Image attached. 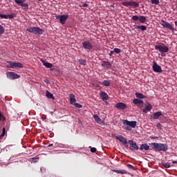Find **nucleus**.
<instances>
[{
    "instance_id": "obj_1",
    "label": "nucleus",
    "mask_w": 177,
    "mask_h": 177,
    "mask_svg": "<svg viewBox=\"0 0 177 177\" xmlns=\"http://www.w3.org/2000/svg\"><path fill=\"white\" fill-rule=\"evenodd\" d=\"M149 146L156 151H167L168 150V145L167 144L152 142L149 144Z\"/></svg>"
},
{
    "instance_id": "obj_2",
    "label": "nucleus",
    "mask_w": 177,
    "mask_h": 177,
    "mask_svg": "<svg viewBox=\"0 0 177 177\" xmlns=\"http://www.w3.org/2000/svg\"><path fill=\"white\" fill-rule=\"evenodd\" d=\"M122 122L124 124V129H126L127 131H132V128L136 127V121H129L127 120H122Z\"/></svg>"
},
{
    "instance_id": "obj_3",
    "label": "nucleus",
    "mask_w": 177,
    "mask_h": 177,
    "mask_svg": "<svg viewBox=\"0 0 177 177\" xmlns=\"http://www.w3.org/2000/svg\"><path fill=\"white\" fill-rule=\"evenodd\" d=\"M27 31L35 34V35H42V34H44V30L39 27L28 28H27Z\"/></svg>"
},
{
    "instance_id": "obj_4",
    "label": "nucleus",
    "mask_w": 177,
    "mask_h": 177,
    "mask_svg": "<svg viewBox=\"0 0 177 177\" xmlns=\"http://www.w3.org/2000/svg\"><path fill=\"white\" fill-rule=\"evenodd\" d=\"M9 64L7 65L8 68H23V65L20 62H7Z\"/></svg>"
},
{
    "instance_id": "obj_5",
    "label": "nucleus",
    "mask_w": 177,
    "mask_h": 177,
    "mask_svg": "<svg viewBox=\"0 0 177 177\" xmlns=\"http://www.w3.org/2000/svg\"><path fill=\"white\" fill-rule=\"evenodd\" d=\"M155 49L156 50H159L160 53H167L169 50L168 46L161 45L155 46Z\"/></svg>"
},
{
    "instance_id": "obj_6",
    "label": "nucleus",
    "mask_w": 177,
    "mask_h": 177,
    "mask_svg": "<svg viewBox=\"0 0 177 177\" xmlns=\"http://www.w3.org/2000/svg\"><path fill=\"white\" fill-rule=\"evenodd\" d=\"M160 24L165 28H167L168 30H171V31H175L174 27L172 26V25L171 24L167 22L166 21L161 20Z\"/></svg>"
},
{
    "instance_id": "obj_7",
    "label": "nucleus",
    "mask_w": 177,
    "mask_h": 177,
    "mask_svg": "<svg viewBox=\"0 0 177 177\" xmlns=\"http://www.w3.org/2000/svg\"><path fill=\"white\" fill-rule=\"evenodd\" d=\"M56 19L59 20V23L61 24H66V21L68 19V15H57L56 16Z\"/></svg>"
},
{
    "instance_id": "obj_8",
    "label": "nucleus",
    "mask_w": 177,
    "mask_h": 177,
    "mask_svg": "<svg viewBox=\"0 0 177 177\" xmlns=\"http://www.w3.org/2000/svg\"><path fill=\"white\" fill-rule=\"evenodd\" d=\"M6 74L9 80H17V78H20V75L16 74L14 72H8Z\"/></svg>"
},
{
    "instance_id": "obj_9",
    "label": "nucleus",
    "mask_w": 177,
    "mask_h": 177,
    "mask_svg": "<svg viewBox=\"0 0 177 177\" xmlns=\"http://www.w3.org/2000/svg\"><path fill=\"white\" fill-rule=\"evenodd\" d=\"M83 48L84 49H87L88 50H92L93 49V46H92V43L88 41H84L82 42Z\"/></svg>"
},
{
    "instance_id": "obj_10",
    "label": "nucleus",
    "mask_w": 177,
    "mask_h": 177,
    "mask_svg": "<svg viewBox=\"0 0 177 177\" xmlns=\"http://www.w3.org/2000/svg\"><path fill=\"white\" fill-rule=\"evenodd\" d=\"M93 118H94V120L95 122L97 123V124H99L100 125H107V124L104 122V120H102L100 119V118L99 117V115H97V114H95L93 115Z\"/></svg>"
},
{
    "instance_id": "obj_11",
    "label": "nucleus",
    "mask_w": 177,
    "mask_h": 177,
    "mask_svg": "<svg viewBox=\"0 0 177 177\" xmlns=\"http://www.w3.org/2000/svg\"><path fill=\"white\" fill-rule=\"evenodd\" d=\"M116 139H118V140H120L121 143H122V145L126 146V147H128V140L125 137L122 136H116Z\"/></svg>"
},
{
    "instance_id": "obj_12",
    "label": "nucleus",
    "mask_w": 177,
    "mask_h": 177,
    "mask_svg": "<svg viewBox=\"0 0 177 177\" xmlns=\"http://www.w3.org/2000/svg\"><path fill=\"white\" fill-rule=\"evenodd\" d=\"M129 144L130 145L131 150H139V147L138 146V144H136V142H133V140H129Z\"/></svg>"
},
{
    "instance_id": "obj_13",
    "label": "nucleus",
    "mask_w": 177,
    "mask_h": 177,
    "mask_svg": "<svg viewBox=\"0 0 177 177\" xmlns=\"http://www.w3.org/2000/svg\"><path fill=\"white\" fill-rule=\"evenodd\" d=\"M153 70L155 73H162V68H161V66L158 65L157 63L153 64Z\"/></svg>"
},
{
    "instance_id": "obj_14",
    "label": "nucleus",
    "mask_w": 177,
    "mask_h": 177,
    "mask_svg": "<svg viewBox=\"0 0 177 177\" xmlns=\"http://www.w3.org/2000/svg\"><path fill=\"white\" fill-rule=\"evenodd\" d=\"M161 115H162V112L161 111L155 112L153 114L151 115V118L152 120H158V118H160Z\"/></svg>"
},
{
    "instance_id": "obj_15",
    "label": "nucleus",
    "mask_w": 177,
    "mask_h": 177,
    "mask_svg": "<svg viewBox=\"0 0 177 177\" xmlns=\"http://www.w3.org/2000/svg\"><path fill=\"white\" fill-rule=\"evenodd\" d=\"M133 103H134V104H137V106H138V107H142L143 106V100H140V99H134L133 100Z\"/></svg>"
},
{
    "instance_id": "obj_16",
    "label": "nucleus",
    "mask_w": 177,
    "mask_h": 177,
    "mask_svg": "<svg viewBox=\"0 0 177 177\" xmlns=\"http://www.w3.org/2000/svg\"><path fill=\"white\" fill-rule=\"evenodd\" d=\"M115 107H116V109H119L120 110H125L127 104L122 102H119L115 104Z\"/></svg>"
},
{
    "instance_id": "obj_17",
    "label": "nucleus",
    "mask_w": 177,
    "mask_h": 177,
    "mask_svg": "<svg viewBox=\"0 0 177 177\" xmlns=\"http://www.w3.org/2000/svg\"><path fill=\"white\" fill-rule=\"evenodd\" d=\"M100 96L103 101L108 100L109 99V95H107L104 91H100Z\"/></svg>"
},
{
    "instance_id": "obj_18",
    "label": "nucleus",
    "mask_w": 177,
    "mask_h": 177,
    "mask_svg": "<svg viewBox=\"0 0 177 177\" xmlns=\"http://www.w3.org/2000/svg\"><path fill=\"white\" fill-rule=\"evenodd\" d=\"M134 28L136 30H140L141 31H146L147 30V27L146 26H138V25H134Z\"/></svg>"
},
{
    "instance_id": "obj_19",
    "label": "nucleus",
    "mask_w": 177,
    "mask_h": 177,
    "mask_svg": "<svg viewBox=\"0 0 177 177\" xmlns=\"http://www.w3.org/2000/svg\"><path fill=\"white\" fill-rule=\"evenodd\" d=\"M151 109H153V106H151V104H149L145 109H144L142 110L143 113H149V111H151Z\"/></svg>"
},
{
    "instance_id": "obj_20",
    "label": "nucleus",
    "mask_w": 177,
    "mask_h": 177,
    "mask_svg": "<svg viewBox=\"0 0 177 177\" xmlns=\"http://www.w3.org/2000/svg\"><path fill=\"white\" fill-rule=\"evenodd\" d=\"M102 66L105 67L106 68H110L111 67V64L109 62H103L102 63Z\"/></svg>"
},
{
    "instance_id": "obj_21",
    "label": "nucleus",
    "mask_w": 177,
    "mask_h": 177,
    "mask_svg": "<svg viewBox=\"0 0 177 177\" xmlns=\"http://www.w3.org/2000/svg\"><path fill=\"white\" fill-rule=\"evenodd\" d=\"M43 65L46 67V68H52V67L53 66V64L49 63V62H46L44 60H41Z\"/></svg>"
},
{
    "instance_id": "obj_22",
    "label": "nucleus",
    "mask_w": 177,
    "mask_h": 177,
    "mask_svg": "<svg viewBox=\"0 0 177 177\" xmlns=\"http://www.w3.org/2000/svg\"><path fill=\"white\" fill-rule=\"evenodd\" d=\"M70 102L71 104H74V103H75V102H77V100H75V95H74V94H70Z\"/></svg>"
},
{
    "instance_id": "obj_23",
    "label": "nucleus",
    "mask_w": 177,
    "mask_h": 177,
    "mask_svg": "<svg viewBox=\"0 0 177 177\" xmlns=\"http://www.w3.org/2000/svg\"><path fill=\"white\" fill-rule=\"evenodd\" d=\"M149 149H150V146H149L147 144H142L141 145V146L140 147V150H149Z\"/></svg>"
},
{
    "instance_id": "obj_24",
    "label": "nucleus",
    "mask_w": 177,
    "mask_h": 177,
    "mask_svg": "<svg viewBox=\"0 0 177 177\" xmlns=\"http://www.w3.org/2000/svg\"><path fill=\"white\" fill-rule=\"evenodd\" d=\"M46 96L48 98V99H52L53 100H55V97L53 96V94L51 93L49 91H46Z\"/></svg>"
},
{
    "instance_id": "obj_25",
    "label": "nucleus",
    "mask_w": 177,
    "mask_h": 177,
    "mask_svg": "<svg viewBox=\"0 0 177 177\" xmlns=\"http://www.w3.org/2000/svg\"><path fill=\"white\" fill-rule=\"evenodd\" d=\"M130 6H133V8H139V3L136 1H130Z\"/></svg>"
},
{
    "instance_id": "obj_26",
    "label": "nucleus",
    "mask_w": 177,
    "mask_h": 177,
    "mask_svg": "<svg viewBox=\"0 0 177 177\" xmlns=\"http://www.w3.org/2000/svg\"><path fill=\"white\" fill-rule=\"evenodd\" d=\"M138 20H139L140 23L144 24V23L146 22V17L140 16L139 18H138Z\"/></svg>"
},
{
    "instance_id": "obj_27",
    "label": "nucleus",
    "mask_w": 177,
    "mask_h": 177,
    "mask_svg": "<svg viewBox=\"0 0 177 177\" xmlns=\"http://www.w3.org/2000/svg\"><path fill=\"white\" fill-rule=\"evenodd\" d=\"M136 96L138 99H145V96L140 93H136Z\"/></svg>"
},
{
    "instance_id": "obj_28",
    "label": "nucleus",
    "mask_w": 177,
    "mask_h": 177,
    "mask_svg": "<svg viewBox=\"0 0 177 177\" xmlns=\"http://www.w3.org/2000/svg\"><path fill=\"white\" fill-rule=\"evenodd\" d=\"M102 84L104 86H110V85H111L110 81H109V80H104L102 82Z\"/></svg>"
},
{
    "instance_id": "obj_29",
    "label": "nucleus",
    "mask_w": 177,
    "mask_h": 177,
    "mask_svg": "<svg viewBox=\"0 0 177 177\" xmlns=\"http://www.w3.org/2000/svg\"><path fill=\"white\" fill-rule=\"evenodd\" d=\"M127 168H129V169H131V171H136V167L135 166H133L132 165H127Z\"/></svg>"
},
{
    "instance_id": "obj_30",
    "label": "nucleus",
    "mask_w": 177,
    "mask_h": 177,
    "mask_svg": "<svg viewBox=\"0 0 177 177\" xmlns=\"http://www.w3.org/2000/svg\"><path fill=\"white\" fill-rule=\"evenodd\" d=\"M15 3H17V5H21L22 3H24V2H26V0H15Z\"/></svg>"
},
{
    "instance_id": "obj_31",
    "label": "nucleus",
    "mask_w": 177,
    "mask_h": 177,
    "mask_svg": "<svg viewBox=\"0 0 177 177\" xmlns=\"http://www.w3.org/2000/svg\"><path fill=\"white\" fill-rule=\"evenodd\" d=\"M19 6L24 8L26 10H28V3H22Z\"/></svg>"
},
{
    "instance_id": "obj_32",
    "label": "nucleus",
    "mask_w": 177,
    "mask_h": 177,
    "mask_svg": "<svg viewBox=\"0 0 177 177\" xmlns=\"http://www.w3.org/2000/svg\"><path fill=\"white\" fill-rule=\"evenodd\" d=\"M117 174H121L122 175H124L127 174V171L125 170H116L115 171Z\"/></svg>"
},
{
    "instance_id": "obj_33",
    "label": "nucleus",
    "mask_w": 177,
    "mask_h": 177,
    "mask_svg": "<svg viewBox=\"0 0 177 177\" xmlns=\"http://www.w3.org/2000/svg\"><path fill=\"white\" fill-rule=\"evenodd\" d=\"M152 5H158L160 0H151Z\"/></svg>"
},
{
    "instance_id": "obj_34",
    "label": "nucleus",
    "mask_w": 177,
    "mask_h": 177,
    "mask_svg": "<svg viewBox=\"0 0 177 177\" xmlns=\"http://www.w3.org/2000/svg\"><path fill=\"white\" fill-rule=\"evenodd\" d=\"M131 20H133V21H138V20H139V17L137 15H133L131 17Z\"/></svg>"
},
{
    "instance_id": "obj_35",
    "label": "nucleus",
    "mask_w": 177,
    "mask_h": 177,
    "mask_svg": "<svg viewBox=\"0 0 177 177\" xmlns=\"http://www.w3.org/2000/svg\"><path fill=\"white\" fill-rule=\"evenodd\" d=\"M80 64H82V66H85L86 64V60L85 59H79Z\"/></svg>"
},
{
    "instance_id": "obj_36",
    "label": "nucleus",
    "mask_w": 177,
    "mask_h": 177,
    "mask_svg": "<svg viewBox=\"0 0 177 177\" xmlns=\"http://www.w3.org/2000/svg\"><path fill=\"white\" fill-rule=\"evenodd\" d=\"M5 29L3 28V26L2 25H0V35H2V34H4Z\"/></svg>"
},
{
    "instance_id": "obj_37",
    "label": "nucleus",
    "mask_w": 177,
    "mask_h": 177,
    "mask_svg": "<svg viewBox=\"0 0 177 177\" xmlns=\"http://www.w3.org/2000/svg\"><path fill=\"white\" fill-rule=\"evenodd\" d=\"M73 105L77 109H82V105H81L80 103H74Z\"/></svg>"
},
{
    "instance_id": "obj_38",
    "label": "nucleus",
    "mask_w": 177,
    "mask_h": 177,
    "mask_svg": "<svg viewBox=\"0 0 177 177\" xmlns=\"http://www.w3.org/2000/svg\"><path fill=\"white\" fill-rule=\"evenodd\" d=\"M122 4L123 5V6H130L131 1H124L122 2Z\"/></svg>"
},
{
    "instance_id": "obj_39",
    "label": "nucleus",
    "mask_w": 177,
    "mask_h": 177,
    "mask_svg": "<svg viewBox=\"0 0 177 177\" xmlns=\"http://www.w3.org/2000/svg\"><path fill=\"white\" fill-rule=\"evenodd\" d=\"M2 119L3 120V121H6V118L3 116L2 112H1L0 111V121H2Z\"/></svg>"
},
{
    "instance_id": "obj_40",
    "label": "nucleus",
    "mask_w": 177,
    "mask_h": 177,
    "mask_svg": "<svg viewBox=\"0 0 177 177\" xmlns=\"http://www.w3.org/2000/svg\"><path fill=\"white\" fill-rule=\"evenodd\" d=\"M113 52L114 53H121V49L115 48L113 49Z\"/></svg>"
},
{
    "instance_id": "obj_41",
    "label": "nucleus",
    "mask_w": 177,
    "mask_h": 177,
    "mask_svg": "<svg viewBox=\"0 0 177 177\" xmlns=\"http://www.w3.org/2000/svg\"><path fill=\"white\" fill-rule=\"evenodd\" d=\"M15 17H16L15 14L8 15V19H14Z\"/></svg>"
},
{
    "instance_id": "obj_42",
    "label": "nucleus",
    "mask_w": 177,
    "mask_h": 177,
    "mask_svg": "<svg viewBox=\"0 0 177 177\" xmlns=\"http://www.w3.org/2000/svg\"><path fill=\"white\" fill-rule=\"evenodd\" d=\"M5 133H6V129H5V128H3V132L0 135V139H1V138H3V136H5Z\"/></svg>"
},
{
    "instance_id": "obj_43",
    "label": "nucleus",
    "mask_w": 177,
    "mask_h": 177,
    "mask_svg": "<svg viewBox=\"0 0 177 177\" xmlns=\"http://www.w3.org/2000/svg\"><path fill=\"white\" fill-rule=\"evenodd\" d=\"M162 165L165 167V168H171V165L168 163H163Z\"/></svg>"
},
{
    "instance_id": "obj_44",
    "label": "nucleus",
    "mask_w": 177,
    "mask_h": 177,
    "mask_svg": "<svg viewBox=\"0 0 177 177\" xmlns=\"http://www.w3.org/2000/svg\"><path fill=\"white\" fill-rule=\"evenodd\" d=\"M30 160H32V161H33V162H37V160H39V157H34L30 158Z\"/></svg>"
},
{
    "instance_id": "obj_45",
    "label": "nucleus",
    "mask_w": 177,
    "mask_h": 177,
    "mask_svg": "<svg viewBox=\"0 0 177 177\" xmlns=\"http://www.w3.org/2000/svg\"><path fill=\"white\" fill-rule=\"evenodd\" d=\"M0 17L1 19H8V15H3V14H0Z\"/></svg>"
},
{
    "instance_id": "obj_46",
    "label": "nucleus",
    "mask_w": 177,
    "mask_h": 177,
    "mask_svg": "<svg viewBox=\"0 0 177 177\" xmlns=\"http://www.w3.org/2000/svg\"><path fill=\"white\" fill-rule=\"evenodd\" d=\"M96 148L95 147H91V149H90V151H91V153H96Z\"/></svg>"
},
{
    "instance_id": "obj_47",
    "label": "nucleus",
    "mask_w": 177,
    "mask_h": 177,
    "mask_svg": "<svg viewBox=\"0 0 177 177\" xmlns=\"http://www.w3.org/2000/svg\"><path fill=\"white\" fill-rule=\"evenodd\" d=\"M114 55V50H111L109 53V56H113Z\"/></svg>"
},
{
    "instance_id": "obj_48",
    "label": "nucleus",
    "mask_w": 177,
    "mask_h": 177,
    "mask_svg": "<svg viewBox=\"0 0 177 177\" xmlns=\"http://www.w3.org/2000/svg\"><path fill=\"white\" fill-rule=\"evenodd\" d=\"M82 7H83V8H88V4H86V3H83V4H82Z\"/></svg>"
},
{
    "instance_id": "obj_49",
    "label": "nucleus",
    "mask_w": 177,
    "mask_h": 177,
    "mask_svg": "<svg viewBox=\"0 0 177 177\" xmlns=\"http://www.w3.org/2000/svg\"><path fill=\"white\" fill-rule=\"evenodd\" d=\"M157 128H161L162 125L160 123L156 124Z\"/></svg>"
},
{
    "instance_id": "obj_50",
    "label": "nucleus",
    "mask_w": 177,
    "mask_h": 177,
    "mask_svg": "<svg viewBox=\"0 0 177 177\" xmlns=\"http://www.w3.org/2000/svg\"><path fill=\"white\" fill-rule=\"evenodd\" d=\"M151 139H158V137L151 136Z\"/></svg>"
},
{
    "instance_id": "obj_51",
    "label": "nucleus",
    "mask_w": 177,
    "mask_h": 177,
    "mask_svg": "<svg viewBox=\"0 0 177 177\" xmlns=\"http://www.w3.org/2000/svg\"><path fill=\"white\" fill-rule=\"evenodd\" d=\"M172 163H173V164H177V161H176V160H173V161H172Z\"/></svg>"
},
{
    "instance_id": "obj_52",
    "label": "nucleus",
    "mask_w": 177,
    "mask_h": 177,
    "mask_svg": "<svg viewBox=\"0 0 177 177\" xmlns=\"http://www.w3.org/2000/svg\"><path fill=\"white\" fill-rule=\"evenodd\" d=\"M174 24H175L176 27H177V21H174Z\"/></svg>"
},
{
    "instance_id": "obj_53",
    "label": "nucleus",
    "mask_w": 177,
    "mask_h": 177,
    "mask_svg": "<svg viewBox=\"0 0 177 177\" xmlns=\"http://www.w3.org/2000/svg\"><path fill=\"white\" fill-rule=\"evenodd\" d=\"M52 146H53V144H51V145H48V147H52Z\"/></svg>"
},
{
    "instance_id": "obj_54",
    "label": "nucleus",
    "mask_w": 177,
    "mask_h": 177,
    "mask_svg": "<svg viewBox=\"0 0 177 177\" xmlns=\"http://www.w3.org/2000/svg\"><path fill=\"white\" fill-rule=\"evenodd\" d=\"M161 56H165V55H164V54H161Z\"/></svg>"
}]
</instances>
